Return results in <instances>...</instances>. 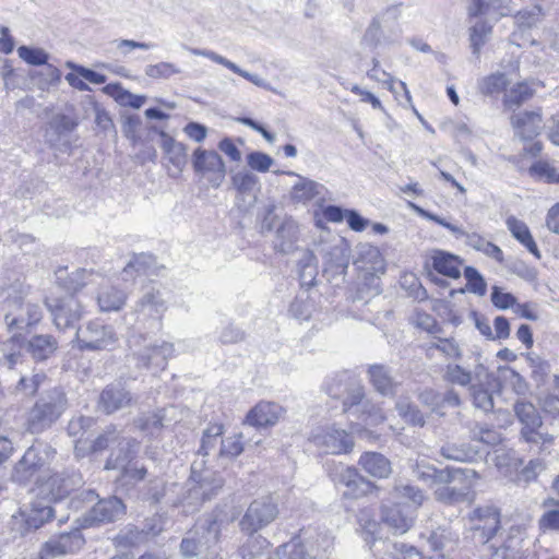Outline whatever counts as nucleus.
<instances>
[{
	"label": "nucleus",
	"instance_id": "nucleus-8",
	"mask_svg": "<svg viewBox=\"0 0 559 559\" xmlns=\"http://www.w3.org/2000/svg\"><path fill=\"white\" fill-rule=\"evenodd\" d=\"M118 338L110 326L98 321H91L76 333L78 348L84 350H111L116 347Z\"/></svg>",
	"mask_w": 559,
	"mask_h": 559
},
{
	"label": "nucleus",
	"instance_id": "nucleus-15",
	"mask_svg": "<svg viewBox=\"0 0 559 559\" xmlns=\"http://www.w3.org/2000/svg\"><path fill=\"white\" fill-rule=\"evenodd\" d=\"M192 165L195 173L212 175L213 178H211V181L214 187H218L225 178V164L215 151L197 148L193 152Z\"/></svg>",
	"mask_w": 559,
	"mask_h": 559
},
{
	"label": "nucleus",
	"instance_id": "nucleus-19",
	"mask_svg": "<svg viewBox=\"0 0 559 559\" xmlns=\"http://www.w3.org/2000/svg\"><path fill=\"white\" fill-rule=\"evenodd\" d=\"M83 546L81 536L73 533H61L41 545L45 556L53 558L78 552Z\"/></svg>",
	"mask_w": 559,
	"mask_h": 559
},
{
	"label": "nucleus",
	"instance_id": "nucleus-34",
	"mask_svg": "<svg viewBox=\"0 0 559 559\" xmlns=\"http://www.w3.org/2000/svg\"><path fill=\"white\" fill-rule=\"evenodd\" d=\"M532 96L533 90L528 84L526 82H520L504 93L503 105L508 109L515 110Z\"/></svg>",
	"mask_w": 559,
	"mask_h": 559
},
{
	"label": "nucleus",
	"instance_id": "nucleus-6",
	"mask_svg": "<svg viewBox=\"0 0 559 559\" xmlns=\"http://www.w3.org/2000/svg\"><path fill=\"white\" fill-rule=\"evenodd\" d=\"M500 511L493 504L478 506L465 518V527L475 543H488L500 528Z\"/></svg>",
	"mask_w": 559,
	"mask_h": 559
},
{
	"label": "nucleus",
	"instance_id": "nucleus-57",
	"mask_svg": "<svg viewBox=\"0 0 559 559\" xmlns=\"http://www.w3.org/2000/svg\"><path fill=\"white\" fill-rule=\"evenodd\" d=\"M368 78L384 84L390 91H393L394 78L380 68V61L377 58L372 59V69L367 73Z\"/></svg>",
	"mask_w": 559,
	"mask_h": 559
},
{
	"label": "nucleus",
	"instance_id": "nucleus-2",
	"mask_svg": "<svg viewBox=\"0 0 559 559\" xmlns=\"http://www.w3.org/2000/svg\"><path fill=\"white\" fill-rule=\"evenodd\" d=\"M401 13V4H393L373 16L361 37V45L376 49L397 44L402 35Z\"/></svg>",
	"mask_w": 559,
	"mask_h": 559
},
{
	"label": "nucleus",
	"instance_id": "nucleus-27",
	"mask_svg": "<svg viewBox=\"0 0 559 559\" xmlns=\"http://www.w3.org/2000/svg\"><path fill=\"white\" fill-rule=\"evenodd\" d=\"M433 269L448 277L459 278L461 276L462 260L450 252L443 250H433L431 254Z\"/></svg>",
	"mask_w": 559,
	"mask_h": 559
},
{
	"label": "nucleus",
	"instance_id": "nucleus-11",
	"mask_svg": "<svg viewBox=\"0 0 559 559\" xmlns=\"http://www.w3.org/2000/svg\"><path fill=\"white\" fill-rule=\"evenodd\" d=\"M318 230L320 231L319 238L322 246L320 250L326 259V263L335 273L343 274L349 263V247L346 240L340 236H332V245L325 246L323 245V234L330 236V233L320 221H317Z\"/></svg>",
	"mask_w": 559,
	"mask_h": 559
},
{
	"label": "nucleus",
	"instance_id": "nucleus-47",
	"mask_svg": "<svg viewBox=\"0 0 559 559\" xmlns=\"http://www.w3.org/2000/svg\"><path fill=\"white\" fill-rule=\"evenodd\" d=\"M530 173L539 179L545 180L549 183H558L559 182V173L557 168L550 165L547 162L538 160L532 165L530 168Z\"/></svg>",
	"mask_w": 559,
	"mask_h": 559
},
{
	"label": "nucleus",
	"instance_id": "nucleus-33",
	"mask_svg": "<svg viewBox=\"0 0 559 559\" xmlns=\"http://www.w3.org/2000/svg\"><path fill=\"white\" fill-rule=\"evenodd\" d=\"M325 468L331 480L336 485H343L345 488L353 481V478L359 476L355 467H349L335 461H328Z\"/></svg>",
	"mask_w": 559,
	"mask_h": 559
},
{
	"label": "nucleus",
	"instance_id": "nucleus-21",
	"mask_svg": "<svg viewBox=\"0 0 559 559\" xmlns=\"http://www.w3.org/2000/svg\"><path fill=\"white\" fill-rule=\"evenodd\" d=\"M511 124L523 140H532L539 134L543 128L542 114L534 110L513 115Z\"/></svg>",
	"mask_w": 559,
	"mask_h": 559
},
{
	"label": "nucleus",
	"instance_id": "nucleus-62",
	"mask_svg": "<svg viewBox=\"0 0 559 559\" xmlns=\"http://www.w3.org/2000/svg\"><path fill=\"white\" fill-rule=\"evenodd\" d=\"M539 528L543 531H559V510H548L538 520Z\"/></svg>",
	"mask_w": 559,
	"mask_h": 559
},
{
	"label": "nucleus",
	"instance_id": "nucleus-52",
	"mask_svg": "<svg viewBox=\"0 0 559 559\" xmlns=\"http://www.w3.org/2000/svg\"><path fill=\"white\" fill-rule=\"evenodd\" d=\"M17 52L21 59L32 66H43L48 61L47 53L39 48L21 46Z\"/></svg>",
	"mask_w": 559,
	"mask_h": 559
},
{
	"label": "nucleus",
	"instance_id": "nucleus-4",
	"mask_svg": "<svg viewBox=\"0 0 559 559\" xmlns=\"http://www.w3.org/2000/svg\"><path fill=\"white\" fill-rule=\"evenodd\" d=\"M56 451L49 447H29L15 464L14 472L20 481L37 480L48 475L52 468Z\"/></svg>",
	"mask_w": 559,
	"mask_h": 559
},
{
	"label": "nucleus",
	"instance_id": "nucleus-25",
	"mask_svg": "<svg viewBox=\"0 0 559 559\" xmlns=\"http://www.w3.org/2000/svg\"><path fill=\"white\" fill-rule=\"evenodd\" d=\"M358 464L366 473L376 478H386L392 473L391 462L378 452H365Z\"/></svg>",
	"mask_w": 559,
	"mask_h": 559
},
{
	"label": "nucleus",
	"instance_id": "nucleus-46",
	"mask_svg": "<svg viewBox=\"0 0 559 559\" xmlns=\"http://www.w3.org/2000/svg\"><path fill=\"white\" fill-rule=\"evenodd\" d=\"M543 9L534 5L531 9L521 10L515 14V23L520 28H531L535 26L543 17Z\"/></svg>",
	"mask_w": 559,
	"mask_h": 559
},
{
	"label": "nucleus",
	"instance_id": "nucleus-49",
	"mask_svg": "<svg viewBox=\"0 0 559 559\" xmlns=\"http://www.w3.org/2000/svg\"><path fill=\"white\" fill-rule=\"evenodd\" d=\"M243 451L242 435L238 433L233 437L222 439L219 455L224 457H236Z\"/></svg>",
	"mask_w": 559,
	"mask_h": 559
},
{
	"label": "nucleus",
	"instance_id": "nucleus-37",
	"mask_svg": "<svg viewBox=\"0 0 559 559\" xmlns=\"http://www.w3.org/2000/svg\"><path fill=\"white\" fill-rule=\"evenodd\" d=\"M399 415L409 425L424 427L426 419L417 405L411 403L408 399H400L396 402Z\"/></svg>",
	"mask_w": 559,
	"mask_h": 559
},
{
	"label": "nucleus",
	"instance_id": "nucleus-24",
	"mask_svg": "<svg viewBox=\"0 0 559 559\" xmlns=\"http://www.w3.org/2000/svg\"><path fill=\"white\" fill-rule=\"evenodd\" d=\"M369 381L372 386L382 395H393L397 383L393 380L389 367L380 364L368 367Z\"/></svg>",
	"mask_w": 559,
	"mask_h": 559
},
{
	"label": "nucleus",
	"instance_id": "nucleus-55",
	"mask_svg": "<svg viewBox=\"0 0 559 559\" xmlns=\"http://www.w3.org/2000/svg\"><path fill=\"white\" fill-rule=\"evenodd\" d=\"M45 380H46V374L43 372L33 374L31 379H27L26 377H22L17 381V383L15 385V390L16 391L29 390V395H35V394H37L40 385L44 383Z\"/></svg>",
	"mask_w": 559,
	"mask_h": 559
},
{
	"label": "nucleus",
	"instance_id": "nucleus-35",
	"mask_svg": "<svg viewBox=\"0 0 559 559\" xmlns=\"http://www.w3.org/2000/svg\"><path fill=\"white\" fill-rule=\"evenodd\" d=\"M492 27L484 21L476 22L469 28V45L472 52L476 58H479L483 46L487 43Z\"/></svg>",
	"mask_w": 559,
	"mask_h": 559
},
{
	"label": "nucleus",
	"instance_id": "nucleus-7",
	"mask_svg": "<svg viewBox=\"0 0 559 559\" xmlns=\"http://www.w3.org/2000/svg\"><path fill=\"white\" fill-rule=\"evenodd\" d=\"M278 513L277 503L272 496L255 498L250 502L239 522L240 530L246 534L253 535L274 522Z\"/></svg>",
	"mask_w": 559,
	"mask_h": 559
},
{
	"label": "nucleus",
	"instance_id": "nucleus-20",
	"mask_svg": "<svg viewBox=\"0 0 559 559\" xmlns=\"http://www.w3.org/2000/svg\"><path fill=\"white\" fill-rule=\"evenodd\" d=\"M512 0H471L468 5V15H486L492 19H499L513 13Z\"/></svg>",
	"mask_w": 559,
	"mask_h": 559
},
{
	"label": "nucleus",
	"instance_id": "nucleus-41",
	"mask_svg": "<svg viewBox=\"0 0 559 559\" xmlns=\"http://www.w3.org/2000/svg\"><path fill=\"white\" fill-rule=\"evenodd\" d=\"M440 454L447 460L467 462L474 457L475 452L466 444L447 442L440 448Z\"/></svg>",
	"mask_w": 559,
	"mask_h": 559
},
{
	"label": "nucleus",
	"instance_id": "nucleus-61",
	"mask_svg": "<svg viewBox=\"0 0 559 559\" xmlns=\"http://www.w3.org/2000/svg\"><path fill=\"white\" fill-rule=\"evenodd\" d=\"M527 358L533 369L534 379L542 381L550 371L549 364L536 355H528Z\"/></svg>",
	"mask_w": 559,
	"mask_h": 559
},
{
	"label": "nucleus",
	"instance_id": "nucleus-32",
	"mask_svg": "<svg viewBox=\"0 0 559 559\" xmlns=\"http://www.w3.org/2000/svg\"><path fill=\"white\" fill-rule=\"evenodd\" d=\"M523 542L520 527H511L503 544L496 548L490 559H516Z\"/></svg>",
	"mask_w": 559,
	"mask_h": 559
},
{
	"label": "nucleus",
	"instance_id": "nucleus-5",
	"mask_svg": "<svg viewBox=\"0 0 559 559\" xmlns=\"http://www.w3.org/2000/svg\"><path fill=\"white\" fill-rule=\"evenodd\" d=\"M514 413L522 424L521 438L527 443L539 444L540 452L550 453L549 447L552 445L555 437L539 431L543 419L536 407L530 402L520 401L514 404Z\"/></svg>",
	"mask_w": 559,
	"mask_h": 559
},
{
	"label": "nucleus",
	"instance_id": "nucleus-40",
	"mask_svg": "<svg viewBox=\"0 0 559 559\" xmlns=\"http://www.w3.org/2000/svg\"><path fill=\"white\" fill-rule=\"evenodd\" d=\"M224 431V424L211 423L202 435L200 452L207 455L216 447L218 439H222Z\"/></svg>",
	"mask_w": 559,
	"mask_h": 559
},
{
	"label": "nucleus",
	"instance_id": "nucleus-22",
	"mask_svg": "<svg viewBox=\"0 0 559 559\" xmlns=\"http://www.w3.org/2000/svg\"><path fill=\"white\" fill-rule=\"evenodd\" d=\"M131 400L130 393L124 388L109 384L102 391L98 403L106 414H112L129 405Z\"/></svg>",
	"mask_w": 559,
	"mask_h": 559
},
{
	"label": "nucleus",
	"instance_id": "nucleus-44",
	"mask_svg": "<svg viewBox=\"0 0 559 559\" xmlns=\"http://www.w3.org/2000/svg\"><path fill=\"white\" fill-rule=\"evenodd\" d=\"M485 384H472L469 390L473 397V404L476 408L485 413L493 409L492 393L484 388Z\"/></svg>",
	"mask_w": 559,
	"mask_h": 559
},
{
	"label": "nucleus",
	"instance_id": "nucleus-51",
	"mask_svg": "<svg viewBox=\"0 0 559 559\" xmlns=\"http://www.w3.org/2000/svg\"><path fill=\"white\" fill-rule=\"evenodd\" d=\"M117 439V429L115 426H110L106 431L98 435L92 442L90 452L97 454L106 451L110 444Z\"/></svg>",
	"mask_w": 559,
	"mask_h": 559
},
{
	"label": "nucleus",
	"instance_id": "nucleus-13",
	"mask_svg": "<svg viewBox=\"0 0 559 559\" xmlns=\"http://www.w3.org/2000/svg\"><path fill=\"white\" fill-rule=\"evenodd\" d=\"M127 513V506L122 499L114 496L98 500L90 510L86 522L91 526L114 523Z\"/></svg>",
	"mask_w": 559,
	"mask_h": 559
},
{
	"label": "nucleus",
	"instance_id": "nucleus-48",
	"mask_svg": "<svg viewBox=\"0 0 559 559\" xmlns=\"http://www.w3.org/2000/svg\"><path fill=\"white\" fill-rule=\"evenodd\" d=\"M464 276L467 281V290L479 296H484L486 294V282L475 267L466 266L464 270Z\"/></svg>",
	"mask_w": 559,
	"mask_h": 559
},
{
	"label": "nucleus",
	"instance_id": "nucleus-12",
	"mask_svg": "<svg viewBox=\"0 0 559 559\" xmlns=\"http://www.w3.org/2000/svg\"><path fill=\"white\" fill-rule=\"evenodd\" d=\"M314 266L310 260L299 266L300 289L295 300L290 304L289 311L297 319L311 317V288L314 283Z\"/></svg>",
	"mask_w": 559,
	"mask_h": 559
},
{
	"label": "nucleus",
	"instance_id": "nucleus-1",
	"mask_svg": "<svg viewBox=\"0 0 559 559\" xmlns=\"http://www.w3.org/2000/svg\"><path fill=\"white\" fill-rule=\"evenodd\" d=\"M67 408L68 399L63 390H49L26 413L25 430L32 435L45 431L61 418Z\"/></svg>",
	"mask_w": 559,
	"mask_h": 559
},
{
	"label": "nucleus",
	"instance_id": "nucleus-43",
	"mask_svg": "<svg viewBox=\"0 0 559 559\" xmlns=\"http://www.w3.org/2000/svg\"><path fill=\"white\" fill-rule=\"evenodd\" d=\"M443 379L452 384L461 386L472 385L473 376L469 370H466L457 364H449L445 367Z\"/></svg>",
	"mask_w": 559,
	"mask_h": 559
},
{
	"label": "nucleus",
	"instance_id": "nucleus-3",
	"mask_svg": "<svg viewBox=\"0 0 559 559\" xmlns=\"http://www.w3.org/2000/svg\"><path fill=\"white\" fill-rule=\"evenodd\" d=\"M55 518L56 511L51 506L36 500L20 507L11 515L9 525L11 532L26 536L51 523Z\"/></svg>",
	"mask_w": 559,
	"mask_h": 559
},
{
	"label": "nucleus",
	"instance_id": "nucleus-42",
	"mask_svg": "<svg viewBox=\"0 0 559 559\" xmlns=\"http://www.w3.org/2000/svg\"><path fill=\"white\" fill-rule=\"evenodd\" d=\"M508 85V79L504 73H492L479 80L478 88L484 95H493L500 93Z\"/></svg>",
	"mask_w": 559,
	"mask_h": 559
},
{
	"label": "nucleus",
	"instance_id": "nucleus-63",
	"mask_svg": "<svg viewBox=\"0 0 559 559\" xmlns=\"http://www.w3.org/2000/svg\"><path fill=\"white\" fill-rule=\"evenodd\" d=\"M491 301L499 309H508L515 304L516 299L512 294L503 293L495 286L491 293Z\"/></svg>",
	"mask_w": 559,
	"mask_h": 559
},
{
	"label": "nucleus",
	"instance_id": "nucleus-14",
	"mask_svg": "<svg viewBox=\"0 0 559 559\" xmlns=\"http://www.w3.org/2000/svg\"><path fill=\"white\" fill-rule=\"evenodd\" d=\"M284 415V408L270 401H259L247 413L243 423L257 429L274 427Z\"/></svg>",
	"mask_w": 559,
	"mask_h": 559
},
{
	"label": "nucleus",
	"instance_id": "nucleus-50",
	"mask_svg": "<svg viewBox=\"0 0 559 559\" xmlns=\"http://www.w3.org/2000/svg\"><path fill=\"white\" fill-rule=\"evenodd\" d=\"M431 349H438L449 358L460 359L462 357L461 347L454 338L439 337L437 342L431 343L428 352Z\"/></svg>",
	"mask_w": 559,
	"mask_h": 559
},
{
	"label": "nucleus",
	"instance_id": "nucleus-58",
	"mask_svg": "<svg viewBox=\"0 0 559 559\" xmlns=\"http://www.w3.org/2000/svg\"><path fill=\"white\" fill-rule=\"evenodd\" d=\"M418 400L420 401L421 404L430 407L432 412L443 415V413L440 412V409H441V393H439L432 389H426L419 393Z\"/></svg>",
	"mask_w": 559,
	"mask_h": 559
},
{
	"label": "nucleus",
	"instance_id": "nucleus-64",
	"mask_svg": "<svg viewBox=\"0 0 559 559\" xmlns=\"http://www.w3.org/2000/svg\"><path fill=\"white\" fill-rule=\"evenodd\" d=\"M270 559H304L302 554L298 550L296 545L289 547L288 545L281 546L276 549L273 557Z\"/></svg>",
	"mask_w": 559,
	"mask_h": 559
},
{
	"label": "nucleus",
	"instance_id": "nucleus-36",
	"mask_svg": "<svg viewBox=\"0 0 559 559\" xmlns=\"http://www.w3.org/2000/svg\"><path fill=\"white\" fill-rule=\"evenodd\" d=\"M449 467L443 469H437L431 465L417 464L414 468L415 476L426 483L438 484L447 483L453 478V474L448 471Z\"/></svg>",
	"mask_w": 559,
	"mask_h": 559
},
{
	"label": "nucleus",
	"instance_id": "nucleus-26",
	"mask_svg": "<svg viewBox=\"0 0 559 559\" xmlns=\"http://www.w3.org/2000/svg\"><path fill=\"white\" fill-rule=\"evenodd\" d=\"M355 264L370 273H383L384 262L379 249L372 245L364 243L358 247Z\"/></svg>",
	"mask_w": 559,
	"mask_h": 559
},
{
	"label": "nucleus",
	"instance_id": "nucleus-28",
	"mask_svg": "<svg viewBox=\"0 0 559 559\" xmlns=\"http://www.w3.org/2000/svg\"><path fill=\"white\" fill-rule=\"evenodd\" d=\"M127 301V294L120 288L108 285L102 287L97 296V304L102 311H119Z\"/></svg>",
	"mask_w": 559,
	"mask_h": 559
},
{
	"label": "nucleus",
	"instance_id": "nucleus-38",
	"mask_svg": "<svg viewBox=\"0 0 559 559\" xmlns=\"http://www.w3.org/2000/svg\"><path fill=\"white\" fill-rule=\"evenodd\" d=\"M165 414L163 409L142 415L136 423L138 428L150 435H158L164 428Z\"/></svg>",
	"mask_w": 559,
	"mask_h": 559
},
{
	"label": "nucleus",
	"instance_id": "nucleus-31",
	"mask_svg": "<svg viewBox=\"0 0 559 559\" xmlns=\"http://www.w3.org/2000/svg\"><path fill=\"white\" fill-rule=\"evenodd\" d=\"M507 227L511 235L521 242L531 253L539 257V251L534 241L527 225L518 219L515 216H509L506 221Z\"/></svg>",
	"mask_w": 559,
	"mask_h": 559
},
{
	"label": "nucleus",
	"instance_id": "nucleus-23",
	"mask_svg": "<svg viewBox=\"0 0 559 559\" xmlns=\"http://www.w3.org/2000/svg\"><path fill=\"white\" fill-rule=\"evenodd\" d=\"M162 147L165 154L168 170L180 173L187 164V148L183 144L176 142L171 136L162 133Z\"/></svg>",
	"mask_w": 559,
	"mask_h": 559
},
{
	"label": "nucleus",
	"instance_id": "nucleus-17",
	"mask_svg": "<svg viewBox=\"0 0 559 559\" xmlns=\"http://www.w3.org/2000/svg\"><path fill=\"white\" fill-rule=\"evenodd\" d=\"M36 485L40 492L52 503L64 500L72 491L69 478L55 471H51L45 477H40Z\"/></svg>",
	"mask_w": 559,
	"mask_h": 559
},
{
	"label": "nucleus",
	"instance_id": "nucleus-39",
	"mask_svg": "<svg viewBox=\"0 0 559 559\" xmlns=\"http://www.w3.org/2000/svg\"><path fill=\"white\" fill-rule=\"evenodd\" d=\"M385 548L384 559H423L419 551L404 543L382 542Z\"/></svg>",
	"mask_w": 559,
	"mask_h": 559
},
{
	"label": "nucleus",
	"instance_id": "nucleus-54",
	"mask_svg": "<svg viewBox=\"0 0 559 559\" xmlns=\"http://www.w3.org/2000/svg\"><path fill=\"white\" fill-rule=\"evenodd\" d=\"M263 545L269 546L270 543L264 538L249 540L239 548V555L242 559H255L262 554Z\"/></svg>",
	"mask_w": 559,
	"mask_h": 559
},
{
	"label": "nucleus",
	"instance_id": "nucleus-9",
	"mask_svg": "<svg viewBox=\"0 0 559 559\" xmlns=\"http://www.w3.org/2000/svg\"><path fill=\"white\" fill-rule=\"evenodd\" d=\"M45 305L59 329H67L73 325L80 320L83 312L78 299L70 294L59 295L50 293L45 298Z\"/></svg>",
	"mask_w": 559,
	"mask_h": 559
},
{
	"label": "nucleus",
	"instance_id": "nucleus-29",
	"mask_svg": "<svg viewBox=\"0 0 559 559\" xmlns=\"http://www.w3.org/2000/svg\"><path fill=\"white\" fill-rule=\"evenodd\" d=\"M391 497L396 503H401L402 507H408V510H412L413 512L421 506L425 499V496L419 488L408 484L394 486L391 491Z\"/></svg>",
	"mask_w": 559,
	"mask_h": 559
},
{
	"label": "nucleus",
	"instance_id": "nucleus-18",
	"mask_svg": "<svg viewBox=\"0 0 559 559\" xmlns=\"http://www.w3.org/2000/svg\"><path fill=\"white\" fill-rule=\"evenodd\" d=\"M354 442L345 430L330 428L317 436V448L325 454H340L349 452Z\"/></svg>",
	"mask_w": 559,
	"mask_h": 559
},
{
	"label": "nucleus",
	"instance_id": "nucleus-16",
	"mask_svg": "<svg viewBox=\"0 0 559 559\" xmlns=\"http://www.w3.org/2000/svg\"><path fill=\"white\" fill-rule=\"evenodd\" d=\"M381 520L394 534H404L413 525L414 516L408 507H402L401 503L393 502L382 506Z\"/></svg>",
	"mask_w": 559,
	"mask_h": 559
},
{
	"label": "nucleus",
	"instance_id": "nucleus-53",
	"mask_svg": "<svg viewBox=\"0 0 559 559\" xmlns=\"http://www.w3.org/2000/svg\"><path fill=\"white\" fill-rule=\"evenodd\" d=\"M473 439L478 440L488 445H496L501 442V433L489 427L477 426L472 430Z\"/></svg>",
	"mask_w": 559,
	"mask_h": 559
},
{
	"label": "nucleus",
	"instance_id": "nucleus-59",
	"mask_svg": "<svg viewBox=\"0 0 559 559\" xmlns=\"http://www.w3.org/2000/svg\"><path fill=\"white\" fill-rule=\"evenodd\" d=\"M257 183V177L249 173H239L233 177V185L240 193L251 191Z\"/></svg>",
	"mask_w": 559,
	"mask_h": 559
},
{
	"label": "nucleus",
	"instance_id": "nucleus-60",
	"mask_svg": "<svg viewBox=\"0 0 559 559\" xmlns=\"http://www.w3.org/2000/svg\"><path fill=\"white\" fill-rule=\"evenodd\" d=\"M347 395L344 399L343 405L344 411H348L350 407L359 405L365 396L364 386L360 384H354L346 390Z\"/></svg>",
	"mask_w": 559,
	"mask_h": 559
},
{
	"label": "nucleus",
	"instance_id": "nucleus-10",
	"mask_svg": "<svg viewBox=\"0 0 559 559\" xmlns=\"http://www.w3.org/2000/svg\"><path fill=\"white\" fill-rule=\"evenodd\" d=\"M453 474V479L447 483H438L435 490L436 499L445 504H455L468 499L471 483L468 474H474L472 469L448 468Z\"/></svg>",
	"mask_w": 559,
	"mask_h": 559
},
{
	"label": "nucleus",
	"instance_id": "nucleus-30",
	"mask_svg": "<svg viewBox=\"0 0 559 559\" xmlns=\"http://www.w3.org/2000/svg\"><path fill=\"white\" fill-rule=\"evenodd\" d=\"M58 343L52 335L40 334L33 336L27 344V349L36 360H46L57 349Z\"/></svg>",
	"mask_w": 559,
	"mask_h": 559
},
{
	"label": "nucleus",
	"instance_id": "nucleus-45",
	"mask_svg": "<svg viewBox=\"0 0 559 559\" xmlns=\"http://www.w3.org/2000/svg\"><path fill=\"white\" fill-rule=\"evenodd\" d=\"M374 488L376 486L373 483L359 474V476L353 478V481H350L348 487L345 489L344 496L358 499L372 492Z\"/></svg>",
	"mask_w": 559,
	"mask_h": 559
},
{
	"label": "nucleus",
	"instance_id": "nucleus-56",
	"mask_svg": "<svg viewBox=\"0 0 559 559\" xmlns=\"http://www.w3.org/2000/svg\"><path fill=\"white\" fill-rule=\"evenodd\" d=\"M247 162L250 168L260 173H266L273 164V159L262 152L250 153L247 156Z\"/></svg>",
	"mask_w": 559,
	"mask_h": 559
}]
</instances>
